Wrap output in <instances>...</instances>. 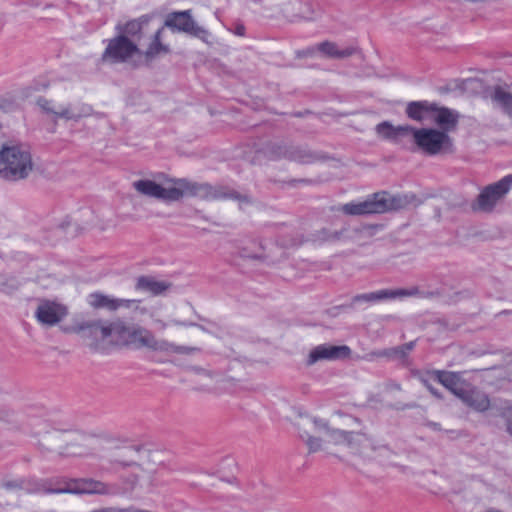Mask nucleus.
<instances>
[{
  "label": "nucleus",
  "mask_w": 512,
  "mask_h": 512,
  "mask_svg": "<svg viewBox=\"0 0 512 512\" xmlns=\"http://www.w3.org/2000/svg\"><path fill=\"white\" fill-rule=\"evenodd\" d=\"M176 186L165 188L152 180H137L132 183L133 188L144 196L164 201H178L185 194L196 196L205 200H235L240 207L251 204L249 195L241 194L226 185H210L208 183H193L186 179L175 181Z\"/></svg>",
  "instance_id": "f257e3e1"
},
{
  "label": "nucleus",
  "mask_w": 512,
  "mask_h": 512,
  "mask_svg": "<svg viewBox=\"0 0 512 512\" xmlns=\"http://www.w3.org/2000/svg\"><path fill=\"white\" fill-rule=\"evenodd\" d=\"M376 132L382 138L400 144L411 138L416 149L428 156L450 154L455 150L453 139L445 131L436 128H414L410 125L393 126L384 121L376 126Z\"/></svg>",
  "instance_id": "f03ea898"
},
{
  "label": "nucleus",
  "mask_w": 512,
  "mask_h": 512,
  "mask_svg": "<svg viewBox=\"0 0 512 512\" xmlns=\"http://www.w3.org/2000/svg\"><path fill=\"white\" fill-rule=\"evenodd\" d=\"M421 204L422 200L412 192L392 195L386 191H380L369 195L364 201L343 204L339 210L346 215L362 216L382 214L410 206L417 207Z\"/></svg>",
  "instance_id": "7ed1b4c3"
},
{
  "label": "nucleus",
  "mask_w": 512,
  "mask_h": 512,
  "mask_svg": "<svg viewBox=\"0 0 512 512\" xmlns=\"http://www.w3.org/2000/svg\"><path fill=\"white\" fill-rule=\"evenodd\" d=\"M434 379L476 412H485L490 407L489 396L463 377L462 372L435 370Z\"/></svg>",
  "instance_id": "20e7f679"
},
{
  "label": "nucleus",
  "mask_w": 512,
  "mask_h": 512,
  "mask_svg": "<svg viewBox=\"0 0 512 512\" xmlns=\"http://www.w3.org/2000/svg\"><path fill=\"white\" fill-rule=\"evenodd\" d=\"M33 170L31 154L19 146H3L0 150V178L17 182L28 178Z\"/></svg>",
  "instance_id": "39448f33"
},
{
  "label": "nucleus",
  "mask_w": 512,
  "mask_h": 512,
  "mask_svg": "<svg viewBox=\"0 0 512 512\" xmlns=\"http://www.w3.org/2000/svg\"><path fill=\"white\" fill-rule=\"evenodd\" d=\"M512 189V174L486 186L472 203L473 211L492 212L498 203Z\"/></svg>",
  "instance_id": "423d86ee"
},
{
  "label": "nucleus",
  "mask_w": 512,
  "mask_h": 512,
  "mask_svg": "<svg viewBox=\"0 0 512 512\" xmlns=\"http://www.w3.org/2000/svg\"><path fill=\"white\" fill-rule=\"evenodd\" d=\"M72 331L78 334L93 349H98L104 341L109 339L107 320H85L74 325Z\"/></svg>",
  "instance_id": "0eeeda50"
},
{
  "label": "nucleus",
  "mask_w": 512,
  "mask_h": 512,
  "mask_svg": "<svg viewBox=\"0 0 512 512\" xmlns=\"http://www.w3.org/2000/svg\"><path fill=\"white\" fill-rule=\"evenodd\" d=\"M436 292H425L420 291L418 287H411L408 289L400 288V289H383L375 292L364 293L355 295L352 298L351 305H355L358 303H373L380 302L384 300H391L396 298H404V297H413L418 296L421 298H431L434 297Z\"/></svg>",
  "instance_id": "6e6552de"
},
{
  "label": "nucleus",
  "mask_w": 512,
  "mask_h": 512,
  "mask_svg": "<svg viewBox=\"0 0 512 512\" xmlns=\"http://www.w3.org/2000/svg\"><path fill=\"white\" fill-rule=\"evenodd\" d=\"M165 26L173 31L184 32L199 38L207 44L211 43L210 32L193 20L189 10L171 13L165 20Z\"/></svg>",
  "instance_id": "1a4fd4ad"
},
{
  "label": "nucleus",
  "mask_w": 512,
  "mask_h": 512,
  "mask_svg": "<svg viewBox=\"0 0 512 512\" xmlns=\"http://www.w3.org/2000/svg\"><path fill=\"white\" fill-rule=\"evenodd\" d=\"M140 53L138 46L126 35H117L110 39L102 54V60L111 63H123L134 54Z\"/></svg>",
  "instance_id": "9d476101"
},
{
  "label": "nucleus",
  "mask_w": 512,
  "mask_h": 512,
  "mask_svg": "<svg viewBox=\"0 0 512 512\" xmlns=\"http://www.w3.org/2000/svg\"><path fill=\"white\" fill-rule=\"evenodd\" d=\"M71 494L115 495L119 492L117 485H110L93 478H73Z\"/></svg>",
  "instance_id": "9b49d317"
},
{
  "label": "nucleus",
  "mask_w": 512,
  "mask_h": 512,
  "mask_svg": "<svg viewBox=\"0 0 512 512\" xmlns=\"http://www.w3.org/2000/svg\"><path fill=\"white\" fill-rule=\"evenodd\" d=\"M67 315L64 306L49 300H42L35 311V317L39 323L53 326L59 323Z\"/></svg>",
  "instance_id": "f8f14e48"
},
{
  "label": "nucleus",
  "mask_w": 512,
  "mask_h": 512,
  "mask_svg": "<svg viewBox=\"0 0 512 512\" xmlns=\"http://www.w3.org/2000/svg\"><path fill=\"white\" fill-rule=\"evenodd\" d=\"M351 355V349L347 345L322 344L313 348L309 354L307 363L312 365L320 360H341Z\"/></svg>",
  "instance_id": "ddd939ff"
},
{
  "label": "nucleus",
  "mask_w": 512,
  "mask_h": 512,
  "mask_svg": "<svg viewBox=\"0 0 512 512\" xmlns=\"http://www.w3.org/2000/svg\"><path fill=\"white\" fill-rule=\"evenodd\" d=\"M431 120L439 127L438 130L445 131L447 134L457 128L459 114L455 110L438 107L435 103V109L432 112Z\"/></svg>",
  "instance_id": "4468645a"
},
{
  "label": "nucleus",
  "mask_w": 512,
  "mask_h": 512,
  "mask_svg": "<svg viewBox=\"0 0 512 512\" xmlns=\"http://www.w3.org/2000/svg\"><path fill=\"white\" fill-rule=\"evenodd\" d=\"M130 344H139L142 347L160 352L167 350V347H169L167 340H158L151 331L139 326L135 327Z\"/></svg>",
  "instance_id": "2eb2a0df"
},
{
  "label": "nucleus",
  "mask_w": 512,
  "mask_h": 512,
  "mask_svg": "<svg viewBox=\"0 0 512 512\" xmlns=\"http://www.w3.org/2000/svg\"><path fill=\"white\" fill-rule=\"evenodd\" d=\"M137 300H127L114 298L109 295H104L99 292L91 293L88 296V303L94 308H105L110 311H115L120 307L130 308L131 304L137 303Z\"/></svg>",
  "instance_id": "dca6fc26"
},
{
  "label": "nucleus",
  "mask_w": 512,
  "mask_h": 512,
  "mask_svg": "<svg viewBox=\"0 0 512 512\" xmlns=\"http://www.w3.org/2000/svg\"><path fill=\"white\" fill-rule=\"evenodd\" d=\"M322 159L323 156L319 152L311 150L308 146L291 143L288 161L307 165Z\"/></svg>",
  "instance_id": "f3484780"
},
{
  "label": "nucleus",
  "mask_w": 512,
  "mask_h": 512,
  "mask_svg": "<svg viewBox=\"0 0 512 512\" xmlns=\"http://www.w3.org/2000/svg\"><path fill=\"white\" fill-rule=\"evenodd\" d=\"M329 441L334 444L347 443L348 446L355 448L367 441L364 434L358 432H347L340 429L331 428L327 431Z\"/></svg>",
  "instance_id": "a211bd4d"
},
{
  "label": "nucleus",
  "mask_w": 512,
  "mask_h": 512,
  "mask_svg": "<svg viewBox=\"0 0 512 512\" xmlns=\"http://www.w3.org/2000/svg\"><path fill=\"white\" fill-rule=\"evenodd\" d=\"M135 327L121 319L108 321L109 338L130 344Z\"/></svg>",
  "instance_id": "6ab92c4d"
},
{
  "label": "nucleus",
  "mask_w": 512,
  "mask_h": 512,
  "mask_svg": "<svg viewBox=\"0 0 512 512\" xmlns=\"http://www.w3.org/2000/svg\"><path fill=\"white\" fill-rule=\"evenodd\" d=\"M171 284L166 281H158L153 276H140L136 280L135 289L153 296H158L166 292Z\"/></svg>",
  "instance_id": "aec40b11"
},
{
  "label": "nucleus",
  "mask_w": 512,
  "mask_h": 512,
  "mask_svg": "<svg viewBox=\"0 0 512 512\" xmlns=\"http://www.w3.org/2000/svg\"><path fill=\"white\" fill-rule=\"evenodd\" d=\"M317 51L331 59H345L356 54L358 48L354 46L340 48L335 42L323 41L317 44Z\"/></svg>",
  "instance_id": "412c9836"
},
{
  "label": "nucleus",
  "mask_w": 512,
  "mask_h": 512,
  "mask_svg": "<svg viewBox=\"0 0 512 512\" xmlns=\"http://www.w3.org/2000/svg\"><path fill=\"white\" fill-rule=\"evenodd\" d=\"M92 112V108L86 104H67L66 106H59L57 108L56 120H74L78 121L82 117L89 116Z\"/></svg>",
  "instance_id": "4be33fe9"
},
{
  "label": "nucleus",
  "mask_w": 512,
  "mask_h": 512,
  "mask_svg": "<svg viewBox=\"0 0 512 512\" xmlns=\"http://www.w3.org/2000/svg\"><path fill=\"white\" fill-rule=\"evenodd\" d=\"M434 109L435 103L428 101H412L407 104L405 112L410 119L422 122L426 119H431Z\"/></svg>",
  "instance_id": "5701e85b"
},
{
  "label": "nucleus",
  "mask_w": 512,
  "mask_h": 512,
  "mask_svg": "<svg viewBox=\"0 0 512 512\" xmlns=\"http://www.w3.org/2000/svg\"><path fill=\"white\" fill-rule=\"evenodd\" d=\"M291 143L284 140L268 142L263 148V153L270 160H288Z\"/></svg>",
  "instance_id": "b1692460"
},
{
  "label": "nucleus",
  "mask_w": 512,
  "mask_h": 512,
  "mask_svg": "<svg viewBox=\"0 0 512 512\" xmlns=\"http://www.w3.org/2000/svg\"><path fill=\"white\" fill-rule=\"evenodd\" d=\"M490 98L495 106L503 113L512 117V93L501 86H495L490 94Z\"/></svg>",
  "instance_id": "393cba45"
},
{
  "label": "nucleus",
  "mask_w": 512,
  "mask_h": 512,
  "mask_svg": "<svg viewBox=\"0 0 512 512\" xmlns=\"http://www.w3.org/2000/svg\"><path fill=\"white\" fill-rule=\"evenodd\" d=\"M73 478H65V477H54L43 479L44 484V493L46 494H71Z\"/></svg>",
  "instance_id": "a878e982"
},
{
  "label": "nucleus",
  "mask_w": 512,
  "mask_h": 512,
  "mask_svg": "<svg viewBox=\"0 0 512 512\" xmlns=\"http://www.w3.org/2000/svg\"><path fill=\"white\" fill-rule=\"evenodd\" d=\"M147 23L148 18L143 16L139 19L131 20L124 25L118 24L116 26V30L118 31V35H126V37L130 39L139 36L142 31L143 24Z\"/></svg>",
  "instance_id": "bb28decb"
},
{
  "label": "nucleus",
  "mask_w": 512,
  "mask_h": 512,
  "mask_svg": "<svg viewBox=\"0 0 512 512\" xmlns=\"http://www.w3.org/2000/svg\"><path fill=\"white\" fill-rule=\"evenodd\" d=\"M162 31H163V28H159L154 33L153 40L144 53L146 59L151 60V59L155 58L157 55H159L160 53H168L169 52V48L166 45H163L161 43Z\"/></svg>",
  "instance_id": "cd10ccee"
},
{
  "label": "nucleus",
  "mask_w": 512,
  "mask_h": 512,
  "mask_svg": "<svg viewBox=\"0 0 512 512\" xmlns=\"http://www.w3.org/2000/svg\"><path fill=\"white\" fill-rule=\"evenodd\" d=\"M342 233V231L331 232L329 229L323 228L313 235V241L319 243L337 241L341 238Z\"/></svg>",
  "instance_id": "c85d7f7f"
},
{
  "label": "nucleus",
  "mask_w": 512,
  "mask_h": 512,
  "mask_svg": "<svg viewBox=\"0 0 512 512\" xmlns=\"http://www.w3.org/2000/svg\"><path fill=\"white\" fill-rule=\"evenodd\" d=\"M414 344V341H410L401 346H397L389 350H386L382 353V355L400 359L405 358L408 355V353L414 348Z\"/></svg>",
  "instance_id": "c756f323"
},
{
  "label": "nucleus",
  "mask_w": 512,
  "mask_h": 512,
  "mask_svg": "<svg viewBox=\"0 0 512 512\" xmlns=\"http://www.w3.org/2000/svg\"><path fill=\"white\" fill-rule=\"evenodd\" d=\"M23 491L28 494L44 493L43 479L24 478Z\"/></svg>",
  "instance_id": "7c9ffc66"
},
{
  "label": "nucleus",
  "mask_w": 512,
  "mask_h": 512,
  "mask_svg": "<svg viewBox=\"0 0 512 512\" xmlns=\"http://www.w3.org/2000/svg\"><path fill=\"white\" fill-rule=\"evenodd\" d=\"M24 478L5 480L2 487L8 491H23Z\"/></svg>",
  "instance_id": "2f4dec72"
},
{
  "label": "nucleus",
  "mask_w": 512,
  "mask_h": 512,
  "mask_svg": "<svg viewBox=\"0 0 512 512\" xmlns=\"http://www.w3.org/2000/svg\"><path fill=\"white\" fill-rule=\"evenodd\" d=\"M37 104L45 113L53 115L54 118H56L57 109L51 100L40 97L37 100Z\"/></svg>",
  "instance_id": "473e14b6"
},
{
  "label": "nucleus",
  "mask_w": 512,
  "mask_h": 512,
  "mask_svg": "<svg viewBox=\"0 0 512 512\" xmlns=\"http://www.w3.org/2000/svg\"><path fill=\"white\" fill-rule=\"evenodd\" d=\"M306 445L309 448V452L319 451L322 447V440L318 437L311 436L306 433Z\"/></svg>",
  "instance_id": "72a5a7b5"
},
{
  "label": "nucleus",
  "mask_w": 512,
  "mask_h": 512,
  "mask_svg": "<svg viewBox=\"0 0 512 512\" xmlns=\"http://www.w3.org/2000/svg\"><path fill=\"white\" fill-rule=\"evenodd\" d=\"M169 347L167 350H163V352H173L177 354H190L196 350V348L187 347V346H178L173 343L168 342Z\"/></svg>",
  "instance_id": "f704fd0d"
},
{
  "label": "nucleus",
  "mask_w": 512,
  "mask_h": 512,
  "mask_svg": "<svg viewBox=\"0 0 512 512\" xmlns=\"http://www.w3.org/2000/svg\"><path fill=\"white\" fill-rule=\"evenodd\" d=\"M312 422L314 424L315 429L318 431H324L325 433H327V431L330 429L329 423L324 419L313 418Z\"/></svg>",
  "instance_id": "c9c22d12"
},
{
  "label": "nucleus",
  "mask_w": 512,
  "mask_h": 512,
  "mask_svg": "<svg viewBox=\"0 0 512 512\" xmlns=\"http://www.w3.org/2000/svg\"><path fill=\"white\" fill-rule=\"evenodd\" d=\"M228 30L230 32H232L233 34H235L237 36H240V37H244L245 34H246V28H245V25L242 22H236L234 24V27L233 28H228Z\"/></svg>",
  "instance_id": "e433bc0d"
},
{
  "label": "nucleus",
  "mask_w": 512,
  "mask_h": 512,
  "mask_svg": "<svg viewBox=\"0 0 512 512\" xmlns=\"http://www.w3.org/2000/svg\"><path fill=\"white\" fill-rule=\"evenodd\" d=\"M507 432L512 436V407L507 408L505 412Z\"/></svg>",
  "instance_id": "4c0bfd02"
},
{
  "label": "nucleus",
  "mask_w": 512,
  "mask_h": 512,
  "mask_svg": "<svg viewBox=\"0 0 512 512\" xmlns=\"http://www.w3.org/2000/svg\"><path fill=\"white\" fill-rule=\"evenodd\" d=\"M423 384L425 385V387L428 389V391L434 395L436 398L438 399H441L442 398V395L440 394V392L438 391V389H436L432 384H430L427 380H423Z\"/></svg>",
  "instance_id": "58836bf2"
},
{
  "label": "nucleus",
  "mask_w": 512,
  "mask_h": 512,
  "mask_svg": "<svg viewBox=\"0 0 512 512\" xmlns=\"http://www.w3.org/2000/svg\"><path fill=\"white\" fill-rule=\"evenodd\" d=\"M417 405L415 403H407V404H396L393 406L394 409L396 410H407V409H413L415 408Z\"/></svg>",
  "instance_id": "ea45409f"
},
{
  "label": "nucleus",
  "mask_w": 512,
  "mask_h": 512,
  "mask_svg": "<svg viewBox=\"0 0 512 512\" xmlns=\"http://www.w3.org/2000/svg\"><path fill=\"white\" fill-rule=\"evenodd\" d=\"M12 414L11 410L0 407V420H8Z\"/></svg>",
  "instance_id": "a19ab883"
},
{
  "label": "nucleus",
  "mask_w": 512,
  "mask_h": 512,
  "mask_svg": "<svg viewBox=\"0 0 512 512\" xmlns=\"http://www.w3.org/2000/svg\"><path fill=\"white\" fill-rule=\"evenodd\" d=\"M241 256H243V257H248V258H253V259H261V258H263V256H262V255H260V254H250V253H248V252L246 251V249H243V250L241 251Z\"/></svg>",
  "instance_id": "79ce46f5"
},
{
  "label": "nucleus",
  "mask_w": 512,
  "mask_h": 512,
  "mask_svg": "<svg viewBox=\"0 0 512 512\" xmlns=\"http://www.w3.org/2000/svg\"><path fill=\"white\" fill-rule=\"evenodd\" d=\"M426 425L429 428H431L432 430H434V431H441L442 430L440 424L437 423V422L429 421V422L426 423Z\"/></svg>",
  "instance_id": "37998d69"
},
{
  "label": "nucleus",
  "mask_w": 512,
  "mask_h": 512,
  "mask_svg": "<svg viewBox=\"0 0 512 512\" xmlns=\"http://www.w3.org/2000/svg\"><path fill=\"white\" fill-rule=\"evenodd\" d=\"M92 512H124V509H119V508H103V509L94 510Z\"/></svg>",
  "instance_id": "c03bdc74"
},
{
  "label": "nucleus",
  "mask_w": 512,
  "mask_h": 512,
  "mask_svg": "<svg viewBox=\"0 0 512 512\" xmlns=\"http://www.w3.org/2000/svg\"><path fill=\"white\" fill-rule=\"evenodd\" d=\"M112 463H117L123 467H129V466H133L136 464L134 461H121V460H115Z\"/></svg>",
  "instance_id": "a18cd8bd"
},
{
  "label": "nucleus",
  "mask_w": 512,
  "mask_h": 512,
  "mask_svg": "<svg viewBox=\"0 0 512 512\" xmlns=\"http://www.w3.org/2000/svg\"><path fill=\"white\" fill-rule=\"evenodd\" d=\"M62 455L65 456H83L85 453L83 451H69V452H62Z\"/></svg>",
  "instance_id": "49530a36"
},
{
  "label": "nucleus",
  "mask_w": 512,
  "mask_h": 512,
  "mask_svg": "<svg viewBox=\"0 0 512 512\" xmlns=\"http://www.w3.org/2000/svg\"><path fill=\"white\" fill-rule=\"evenodd\" d=\"M315 51H317V45L315 47L308 48L304 54L305 55H312Z\"/></svg>",
  "instance_id": "de8ad7c7"
},
{
  "label": "nucleus",
  "mask_w": 512,
  "mask_h": 512,
  "mask_svg": "<svg viewBox=\"0 0 512 512\" xmlns=\"http://www.w3.org/2000/svg\"><path fill=\"white\" fill-rule=\"evenodd\" d=\"M390 387L395 390H401V385L398 383H391Z\"/></svg>",
  "instance_id": "09e8293b"
},
{
  "label": "nucleus",
  "mask_w": 512,
  "mask_h": 512,
  "mask_svg": "<svg viewBox=\"0 0 512 512\" xmlns=\"http://www.w3.org/2000/svg\"><path fill=\"white\" fill-rule=\"evenodd\" d=\"M71 224V221L70 220H66L64 221L62 224H61V228L62 229H65L67 226H69Z\"/></svg>",
  "instance_id": "8fccbe9b"
},
{
  "label": "nucleus",
  "mask_w": 512,
  "mask_h": 512,
  "mask_svg": "<svg viewBox=\"0 0 512 512\" xmlns=\"http://www.w3.org/2000/svg\"><path fill=\"white\" fill-rule=\"evenodd\" d=\"M448 432L451 433V434H455L456 436H459V432L456 431V430H450Z\"/></svg>",
  "instance_id": "3c124183"
},
{
  "label": "nucleus",
  "mask_w": 512,
  "mask_h": 512,
  "mask_svg": "<svg viewBox=\"0 0 512 512\" xmlns=\"http://www.w3.org/2000/svg\"><path fill=\"white\" fill-rule=\"evenodd\" d=\"M508 313H512V311L504 310L501 312V314H508Z\"/></svg>",
  "instance_id": "603ef678"
},
{
  "label": "nucleus",
  "mask_w": 512,
  "mask_h": 512,
  "mask_svg": "<svg viewBox=\"0 0 512 512\" xmlns=\"http://www.w3.org/2000/svg\"><path fill=\"white\" fill-rule=\"evenodd\" d=\"M159 322V325H161L163 328L166 326L163 322L161 321H158Z\"/></svg>",
  "instance_id": "864d4df0"
},
{
  "label": "nucleus",
  "mask_w": 512,
  "mask_h": 512,
  "mask_svg": "<svg viewBox=\"0 0 512 512\" xmlns=\"http://www.w3.org/2000/svg\"><path fill=\"white\" fill-rule=\"evenodd\" d=\"M308 20H314V17H307Z\"/></svg>",
  "instance_id": "5fc2aeb1"
},
{
  "label": "nucleus",
  "mask_w": 512,
  "mask_h": 512,
  "mask_svg": "<svg viewBox=\"0 0 512 512\" xmlns=\"http://www.w3.org/2000/svg\"><path fill=\"white\" fill-rule=\"evenodd\" d=\"M176 325H184V323L176 322Z\"/></svg>",
  "instance_id": "6e6d98bb"
}]
</instances>
